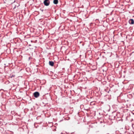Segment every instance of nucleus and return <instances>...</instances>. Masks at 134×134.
<instances>
[{"mask_svg":"<svg viewBox=\"0 0 134 134\" xmlns=\"http://www.w3.org/2000/svg\"><path fill=\"white\" fill-rule=\"evenodd\" d=\"M43 3L45 5L47 6L49 5L50 1L49 0H45Z\"/></svg>","mask_w":134,"mask_h":134,"instance_id":"nucleus-1","label":"nucleus"},{"mask_svg":"<svg viewBox=\"0 0 134 134\" xmlns=\"http://www.w3.org/2000/svg\"><path fill=\"white\" fill-rule=\"evenodd\" d=\"M34 95L35 97L37 98L39 96L40 94L38 92H36L34 93Z\"/></svg>","mask_w":134,"mask_h":134,"instance_id":"nucleus-2","label":"nucleus"},{"mask_svg":"<svg viewBox=\"0 0 134 134\" xmlns=\"http://www.w3.org/2000/svg\"><path fill=\"white\" fill-rule=\"evenodd\" d=\"M129 22L130 24H133L134 23V21L133 19H130L129 21Z\"/></svg>","mask_w":134,"mask_h":134,"instance_id":"nucleus-3","label":"nucleus"},{"mask_svg":"<svg viewBox=\"0 0 134 134\" xmlns=\"http://www.w3.org/2000/svg\"><path fill=\"white\" fill-rule=\"evenodd\" d=\"M49 65L52 66L54 65V63L52 61H49Z\"/></svg>","mask_w":134,"mask_h":134,"instance_id":"nucleus-4","label":"nucleus"},{"mask_svg":"<svg viewBox=\"0 0 134 134\" xmlns=\"http://www.w3.org/2000/svg\"><path fill=\"white\" fill-rule=\"evenodd\" d=\"M54 3L55 4H57L58 3V0H54L53 1Z\"/></svg>","mask_w":134,"mask_h":134,"instance_id":"nucleus-5","label":"nucleus"},{"mask_svg":"<svg viewBox=\"0 0 134 134\" xmlns=\"http://www.w3.org/2000/svg\"><path fill=\"white\" fill-rule=\"evenodd\" d=\"M30 59H31V58H30V57H29V60H30Z\"/></svg>","mask_w":134,"mask_h":134,"instance_id":"nucleus-6","label":"nucleus"}]
</instances>
